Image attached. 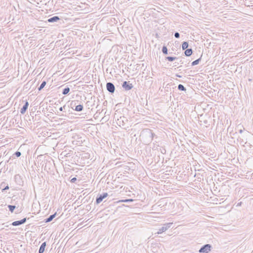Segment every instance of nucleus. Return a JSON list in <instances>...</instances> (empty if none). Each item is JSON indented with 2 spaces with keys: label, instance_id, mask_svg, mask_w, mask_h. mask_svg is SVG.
<instances>
[{
  "label": "nucleus",
  "instance_id": "6e6552de",
  "mask_svg": "<svg viewBox=\"0 0 253 253\" xmlns=\"http://www.w3.org/2000/svg\"><path fill=\"white\" fill-rule=\"evenodd\" d=\"M29 106V103L27 101H26L25 104L23 105V107L20 110V113L22 114H24L26 112V110L28 109Z\"/></svg>",
  "mask_w": 253,
  "mask_h": 253
},
{
  "label": "nucleus",
  "instance_id": "f3484780",
  "mask_svg": "<svg viewBox=\"0 0 253 253\" xmlns=\"http://www.w3.org/2000/svg\"><path fill=\"white\" fill-rule=\"evenodd\" d=\"M201 57H202V56ZM201 57H200L198 59L193 61L191 63V65L195 66V65L198 64L199 63L200 61H201Z\"/></svg>",
  "mask_w": 253,
  "mask_h": 253
},
{
  "label": "nucleus",
  "instance_id": "393cba45",
  "mask_svg": "<svg viewBox=\"0 0 253 253\" xmlns=\"http://www.w3.org/2000/svg\"><path fill=\"white\" fill-rule=\"evenodd\" d=\"M174 37L176 38H179L180 37V34L178 32H175L174 33Z\"/></svg>",
  "mask_w": 253,
  "mask_h": 253
},
{
  "label": "nucleus",
  "instance_id": "a878e982",
  "mask_svg": "<svg viewBox=\"0 0 253 253\" xmlns=\"http://www.w3.org/2000/svg\"><path fill=\"white\" fill-rule=\"evenodd\" d=\"M133 200L132 199H126L125 200H124L123 201L124 202H132Z\"/></svg>",
  "mask_w": 253,
  "mask_h": 253
},
{
  "label": "nucleus",
  "instance_id": "a211bd4d",
  "mask_svg": "<svg viewBox=\"0 0 253 253\" xmlns=\"http://www.w3.org/2000/svg\"><path fill=\"white\" fill-rule=\"evenodd\" d=\"M7 207L9 209V211L11 212H13L14 210L16 208V206H13V205H8L7 206Z\"/></svg>",
  "mask_w": 253,
  "mask_h": 253
},
{
  "label": "nucleus",
  "instance_id": "b1692460",
  "mask_svg": "<svg viewBox=\"0 0 253 253\" xmlns=\"http://www.w3.org/2000/svg\"><path fill=\"white\" fill-rule=\"evenodd\" d=\"M21 153L19 151H16L14 154L13 155H15L16 157H19L21 156Z\"/></svg>",
  "mask_w": 253,
  "mask_h": 253
},
{
  "label": "nucleus",
  "instance_id": "72a5a7b5",
  "mask_svg": "<svg viewBox=\"0 0 253 253\" xmlns=\"http://www.w3.org/2000/svg\"><path fill=\"white\" fill-rule=\"evenodd\" d=\"M174 64H175V65L174 66H177V64H176V62H174Z\"/></svg>",
  "mask_w": 253,
  "mask_h": 253
},
{
  "label": "nucleus",
  "instance_id": "c85d7f7f",
  "mask_svg": "<svg viewBox=\"0 0 253 253\" xmlns=\"http://www.w3.org/2000/svg\"><path fill=\"white\" fill-rule=\"evenodd\" d=\"M63 107H61L59 108V110L60 111H63Z\"/></svg>",
  "mask_w": 253,
  "mask_h": 253
},
{
  "label": "nucleus",
  "instance_id": "aec40b11",
  "mask_svg": "<svg viewBox=\"0 0 253 253\" xmlns=\"http://www.w3.org/2000/svg\"><path fill=\"white\" fill-rule=\"evenodd\" d=\"M46 82L45 81H43L41 84L40 86L38 88L39 90H42L46 85Z\"/></svg>",
  "mask_w": 253,
  "mask_h": 253
},
{
  "label": "nucleus",
  "instance_id": "f704fd0d",
  "mask_svg": "<svg viewBox=\"0 0 253 253\" xmlns=\"http://www.w3.org/2000/svg\"><path fill=\"white\" fill-rule=\"evenodd\" d=\"M74 104H75V105H76V101H74Z\"/></svg>",
  "mask_w": 253,
  "mask_h": 253
},
{
  "label": "nucleus",
  "instance_id": "c756f323",
  "mask_svg": "<svg viewBox=\"0 0 253 253\" xmlns=\"http://www.w3.org/2000/svg\"><path fill=\"white\" fill-rule=\"evenodd\" d=\"M239 132H240V133H242L243 132V130L241 129V130H240Z\"/></svg>",
  "mask_w": 253,
  "mask_h": 253
},
{
  "label": "nucleus",
  "instance_id": "dca6fc26",
  "mask_svg": "<svg viewBox=\"0 0 253 253\" xmlns=\"http://www.w3.org/2000/svg\"><path fill=\"white\" fill-rule=\"evenodd\" d=\"M189 46L188 43L187 42H183L182 43V48L183 50H185L187 49Z\"/></svg>",
  "mask_w": 253,
  "mask_h": 253
},
{
  "label": "nucleus",
  "instance_id": "423d86ee",
  "mask_svg": "<svg viewBox=\"0 0 253 253\" xmlns=\"http://www.w3.org/2000/svg\"><path fill=\"white\" fill-rule=\"evenodd\" d=\"M26 220H27V218H24L20 220H17V221L13 222L11 223V225L13 226H19L20 225L25 223L26 222Z\"/></svg>",
  "mask_w": 253,
  "mask_h": 253
},
{
  "label": "nucleus",
  "instance_id": "f8f14e48",
  "mask_svg": "<svg viewBox=\"0 0 253 253\" xmlns=\"http://www.w3.org/2000/svg\"><path fill=\"white\" fill-rule=\"evenodd\" d=\"M56 215V212L52 215H50L48 217L44 219L45 222H49L53 220V219L55 217Z\"/></svg>",
  "mask_w": 253,
  "mask_h": 253
},
{
  "label": "nucleus",
  "instance_id": "7ed1b4c3",
  "mask_svg": "<svg viewBox=\"0 0 253 253\" xmlns=\"http://www.w3.org/2000/svg\"><path fill=\"white\" fill-rule=\"evenodd\" d=\"M107 90L110 93H113L115 90V87L114 84L112 83L109 82L106 84Z\"/></svg>",
  "mask_w": 253,
  "mask_h": 253
},
{
  "label": "nucleus",
  "instance_id": "f03ea898",
  "mask_svg": "<svg viewBox=\"0 0 253 253\" xmlns=\"http://www.w3.org/2000/svg\"><path fill=\"white\" fill-rule=\"evenodd\" d=\"M172 225V223H169L166 224H164L163 226H162L161 228H160L158 231L157 232V234H161L163 232L166 231L170 227V226Z\"/></svg>",
  "mask_w": 253,
  "mask_h": 253
},
{
  "label": "nucleus",
  "instance_id": "f257e3e1",
  "mask_svg": "<svg viewBox=\"0 0 253 253\" xmlns=\"http://www.w3.org/2000/svg\"><path fill=\"white\" fill-rule=\"evenodd\" d=\"M212 246L210 244L203 246L199 251V253H209L211 250Z\"/></svg>",
  "mask_w": 253,
  "mask_h": 253
},
{
  "label": "nucleus",
  "instance_id": "4be33fe9",
  "mask_svg": "<svg viewBox=\"0 0 253 253\" xmlns=\"http://www.w3.org/2000/svg\"><path fill=\"white\" fill-rule=\"evenodd\" d=\"M178 89L181 91H185L186 90V88L181 84H179L178 85Z\"/></svg>",
  "mask_w": 253,
  "mask_h": 253
},
{
  "label": "nucleus",
  "instance_id": "9d476101",
  "mask_svg": "<svg viewBox=\"0 0 253 253\" xmlns=\"http://www.w3.org/2000/svg\"><path fill=\"white\" fill-rule=\"evenodd\" d=\"M46 244L45 242L42 243V244L41 245V246L40 247V249L39 250V253H43V252L45 250V248L46 247Z\"/></svg>",
  "mask_w": 253,
  "mask_h": 253
},
{
  "label": "nucleus",
  "instance_id": "1a4fd4ad",
  "mask_svg": "<svg viewBox=\"0 0 253 253\" xmlns=\"http://www.w3.org/2000/svg\"><path fill=\"white\" fill-rule=\"evenodd\" d=\"M60 20V18L57 16H54L47 19V21L49 23L56 22Z\"/></svg>",
  "mask_w": 253,
  "mask_h": 253
},
{
  "label": "nucleus",
  "instance_id": "412c9836",
  "mask_svg": "<svg viewBox=\"0 0 253 253\" xmlns=\"http://www.w3.org/2000/svg\"><path fill=\"white\" fill-rule=\"evenodd\" d=\"M177 59L176 57L167 56L166 57V59L169 61H173Z\"/></svg>",
  "mask_w": 253,
  "mask_h": 253
},
{
  "label": "nucleus",
  "instance_id": "5701e85b",
  "mask_svg": "<svg viewBox=\"0 0 253 253\" xmlns=\"http://www.w3.org/2000/svg\"><path fill=\"white\" fill-rule=\"evenodd\" d=\"M162 52L164 54H168V48L166 46H164L162 47Z\"/></svg>",
  "mask_w": 253,
  "mask_h": 253
},
{
  "label": "nucleus",
  "instance_id": "39448f33",
  "mask_svg": "<svg viewBox=\"0 0 253 253\" xmlns=\"http://www.w3.org/2000/svg\"><path fill=\"white\" fill-rule=\"evenodd\" d=\"M122 87L126 90H130L133 87V85L132 84L129 83V82L125 81L123 82L122 84Z\"/></svg>",
  "mask_w": 253,
  "mask_h": 253
},
{
  "label": "nucleus",
  "instance_id": "4468645a",
  "mask_svg": "<svg viewBox=\"0 0 253 253\" xmlns=\"http://www.w3.org/2000/svg\"><path fill=\"white\" fill-rule=\"evenodd\" d=\"M72 108L76 111L80 112L82 111L83 109V106L82 105L79 104L75 106V108L72 107Z\"/></svg>",
  "mask_w": 253,
  "mask_h": 253
},
{
  "label": "nucleus",
  "instance_id": "ddd939ff",
  "mask_svg": "<svg viewBox=\"0 0 253 253\" xmlns=\"http://www.w3.org/2000/svg\"><path fill=\"white\" fill-rule=\"evenodd\" d=\"M192 48H187L185 49L184 54L186 56H190L192 54Z\"/></svg>",
  "mask_w": 253,
  "mask_h": 253
},
{
  "label": "nucleus",
  "instance_id": "0eeeda50",
  "mask_svg": "<svg viewBox=\"0 0 253 253\" xmlns=\"http://www.w3.org/2000/svg\"><path fill=\"white\" fill-rule=\"evenodd\" d=\"M118 124L120 126H122L123 127L125 125V122L127 121V119L125 117H120L119 119L118 120Z\"/></svg>",
  "mask_w": 253,
  "mask_h": 253
},
{
  "label": "nucleus",
  "instance_id": "20e7f679",
  "mask_svg": "<svg viewBox=\"0 0 253 253\" xmlns=\"http://www.w3.org/2000/svg\"><path fill=\"white\" fill-rule=\"evenodd\" d=\"M108 196L107 193H103L102 194L98 195V196L96 198V203L97 204L101 203L104 199L106 198Z\"/></svg>",
  "mask_w": 253,
  "mask_h": 253
},
{
  "label": "nucleus",
  "instance_id": "6ab92c4d",
  "mask_svg": "<svg viewBox=\"0 0 253 253\" xmlns=\"http://www.w3.org/2000/svg\"><path fill=\"white\" fill-rule=\"evenodd\" d=\"M70 90V89L69 87H65V88L63 89V90L62 91V94L63 95H66L69 93Z\"/></svg>",
  "mask_w": 253,
  "mask_h": 253
},
{
  "label": "nucleus",
  "instance_id": "7c9ffc66",
  "mask_svg": "<svg viewBox=\"0 0 253 253\" xmlns=\"http://www.w3.org/2000/svg\"><path fill=\"white\" fill-rule=\"evenodd\" d=\"M176 76H177V77H179V78H181V76H179V75H176Z\"/></svg>",
  "mask_w": 253,
  "mask_h": 253
},
{
  "label": "nucleus",
  "instance_id": "2eb2a0df",
  "mask_svg": "<svg viewBox=\"0 0 253 253\" xmlns=\"http://www.w3.org/2000/svg\"><path fill=\"white\" fill-rule=\"evenodd\" d=\"M146 131L148 132L149 136L151 138V140L152 141L153 140L154 136L155 135V133L152 132V131L150 129L147 130Z\"/></svg>",
  "mask_w": 253,
  "mask_h": 253
},
{
  "label": "nucleus",
  "instance_id": "2f4dec72",
  "mask_svg": "<svg viewBox=\"0 0 253 253\" xmlns=\"http://www.w3.org/2000/svg\"><path fill=\"white\" fill-rule=\"evenodd\" d=\"M174 64H175V65L174 66H177V64H176V62H174Z\"/></svg>",
  "mask_w": 253,
  "mask_h": 253
},
{
  "label": "nucleus",
  "instance_id": "cd10ccee",
  "mask_svg": "<svg viewBox=\"0 0 253 253\" xmlns=\"http://www.w3.org/2000/svg\"><path fill=\"white\" fill-rule=\"evenodd\" d=\"M242 205V202L238 203L237 205V207L241 206Z\"/></svg>",
  "mask_w": 253,
  "mask_h": 253
},
{
  "label": "nucleus",
  "instance_id": "bb28decb",
  "mask_svg": "<svg viewBox=\"0 0 253 253\" xmlns=\"http://www.w3.org/2000/svg\"><path fill=\"white\" fill-rule=\"evenodd\" d=\"M77 180V178L76 177H73L71 179V182L72 183L75 182Z\"/></svg>",
  "mask_w": 253,
  "mask_h": 253
},
{
  "label": "nucleus",
  "instance_id": "9b49d317",
  "mask_svg": "<svg viewBox=\"0 0 253 253\" xmlns=\"http://www.w3.org/2000/svg\"><path fill=\"white\" fill-rule=\"evenodd\" d=\"M6 185V183L5 182H2L0 184V187H3V188L1 190V191L2 192H4L6 190L9 189V188L8 184H6V185Z\"/></svg>",
  "mask_w": 253,
  "mask_h": 253
},
{
  "label": "nucleus",
  "instance_id": "473e14b6",
  "mask_svg": "<svg viewBox=\"0 0 253 253\" xmlns=\"http://www.w3.org/2000/svg\"><path fill=\"white\" fill-rule=\"evenodd\" d=\"M174 64H175V65L174 66H177V64H176V62H174Z\"/></svg>",
  "mask_w": 253,
  "mask_h": 253
}]
</instances>
